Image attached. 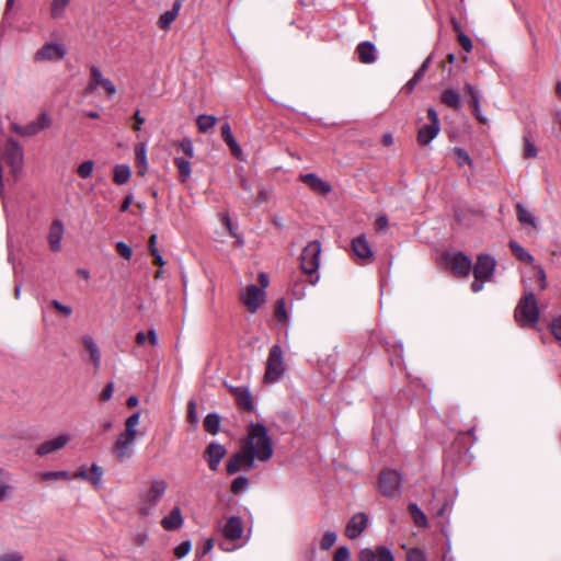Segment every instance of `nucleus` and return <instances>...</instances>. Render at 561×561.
Returning a JSON list of instances; mask_svg holds the SVG:
<instances>
[{
    "label": "nucleus",
    "instance_id": "37",
    "mask_svg": "<svg viewBox=\"0 0 561 561\" xmlns=\"http://www.w3.org/2000/svg\"><path fill=\"white\" fill-rule=\"evenodd\" d=\"M220 416L216 413L206 415L204 420L205 431L213 435L217 434L220 428Z\"/></svg>",
    "mask_w": 561,
    "mask_h": 561
},
{
    "label": "nucleus",
    "instance_id": "46",
    "mask_svg": "<svg viewBox=\"0 0 561 561\" xmlns=\"http://www.w3.org/2000/svg\"><path fill=\"white\" fill-rule=\"evenodd\" d=\"M94 169V162L92 160H87L82 162L78 168V174L82 179L90 178Z\"/></svg>",
    "mask_w": 561,
    "mask_h": 561
},
{
    "label": "nucleus",
    "instance_id": "28",
    "mask_svg": "<svg viewBox=\"0 0 561 561\" xmlns=\"http://www.w3.org/2000/svg\"><path fill=\"white\" fill-rule=\"evenodd\" d=\"M516 216L522 225H527L533 228H537V218L520 203L516 205Z\"/></svg>",
    "mask_w": 561,
    "mask_h": 561
},
{
    "label": "nucleus",
    "instance_id": "29",
    "mask_svg": "<svg viewBox=\"0 0 561 561\" xmlns=\"http://www.w3.org/2000/svg\"><path fill=\"white\" fill-rule=\"evenodd\" d=\"M510 249L512 251V253L522 262L524 263H527V264H533L534 265V256L524 248L522 247L518 242L516 241H511L510 242Z\"/></svg>",
    "mask_w": 561,
    "mask_h": 561
},
{
    "label": "nucleus",
    "instance_id": "47",
    "mask_svg": "<svg viewBox=\"0 0 561 561\" xmlns=\"http://www.w3.org/2000/svg\"><path fill=\"white\" fill-rule=\"evenodd\" d=\"M454 152H455V156H456V159H457V163H458L459 167H462L465 164H471V158H470V156L468 154L467 151H465L461 148L456 147L454 149Z\"/></svg>",
    "mask_w": 561,
    "mask_h": 561
},
{
    "label": "nucleus",
    "instance_id": "12",
    "mask_svg": "<svg viewBox=\"0 0 561 561\" xmlns=\"http://www.w3.org/2000/svg\"><path fill=\"white\" fill-rule=\"evenodd\" d=\"M90 71L91 79L85 89L87 93L94 92L98 87H102L108 93V95H114L116 93V87L114 83L110 79L103 77L101 70L96 66H92Z\"/></svg>",
    "mask_w": 561,
    "mask_h": 561
},
{
    "label": "nucleus",
    "instance_id": "27",
    "mask_svg": "<svg viewBox=\"0 0 561 561\" xmlns=\"http://www.w3.org/2000/svg\"><path fill=\"white\" fill-rule=\"evenodd\" d=\"M182 3L181 1H175L173 3V7L171 10L169 11H165L159 19L158 21V25L161 30H168L170 27V25L174 22V20L176 19L178 14H179V11H180V8H181Z\"/></svg>",
    "mask_w": 561,
    "mask_h": 561
},
{
    "label": "nucleus",
    "instance_id": "41",
    "mask_svg": "<svg viewBox=\"0 0 561 561\" xmlns=\"http://www.w3.org/2000/svg\"><path fill=\"white\" fill-rule=\"evenodd\" d=\"M431 64V59L426 58L419 70L414 73L413 78L408 82V87L413 89V87L423 78L424 73L427 71Z\"/></svg>",
    "mask_w": 561,
    "mask_h": 561
},
{
    "label": "nucleus",
    "instance_id": "44",
    "mask_svg": "<svg viewBox=\"0 0 561 561\" xmlns=\"http://www.w3.org/2000/svg\"><path fill=\"white\" fill-rule=\"evenodd\" d=\"M549 329L554 339L561 342V314L552 318Z\"/></svg>",
    "mask_w": 561,
    "mask_h": 561
},
{
    "label": "nucleus",
    "instance_id": "33",
    "mask_svg": "<svg viewBox=\"0 0 561 561\" xmlns=\"http://www.w3.org/2000/svg\"><path fill=\"white\" fill-rule=\"evenodd\" d=\"M409 513L413 519V523L417 526V527H426L427 526V517L426 515L423 513V511L415 504V503H411L409 504Z\"/></svg>",
    "mask_w": 561,
    "mask_h": 561
},
{
    "label": "nucleus",
    "instance_id": "14",
    "mask_svg": "<svg viewBox=\"0 0 561 561\" xmlns=\"http://www.w3.org/2000/svg\"><path fill=\"white\" fill-rule=\"evenodd\" d=\"M447 263L453 272L458 276L466 277L471 271L470 259L461 252L448 255Z\"/></svg>",
    "mask_w": 561,
    "mask_h": 561
},
{
    "label": "nucleus",
    "instance_id": "13",
    "mask_svg": "<svg viewBox=\"0 0 561 561\" xmlns=\"http://www.w3.org/2000/svg\"><path fill=\"white\" fill-rule=\"evenodd\" d=\"M242 467L247 469H252L254 467V461L252 460V457L249 456L243 446L241 447V450L232 455L228 460L227 472L229 474L237 473Z\"/></svg>",
    "mask_w": 561,
    "mask_h": 561
},
{
    "label": "nucleus",
    "instance_id": "57",
    "mask_svg": "<svg viewBox=\"0 0 561 561\" xmlns=\"http://www.w3.org/2000/svg\"><path fill=\"white\" fill-rule=\"evenodd\" d=\"M24 557L19 551H11L0 556V561H23Z\"/></svg>",
    "mask_w": 561,
    "mask_h": 561
},
{
    "label": "nucleus",
    "instance_id": "10",
    "mask_svg": "<svg viewBox=\"0 0 561 561\" xmlns=\"http://www.w3.org/2000/svg\"><path fill=\"white\" fill-rule=\"evenodd\" d=\"M67 55L65 45L60 43H46L34 56L36 61H59Z\"/></svg>",
    "mask_w": 561,
    "mask_h": 561
},
{
    "label": "nucleus",
    "instance_id": "52",
    "mask_svg": "<svg viewBox=\"0 0 561 561\" xmlns=\"http://www.w3.org/2000/svg\"><path fill=\"white\" fill-rule=\"evenodd\" d=\"M179 148L190 158L194 157V145L190 138H185L179 142Z\"/></svg>",
    "mask_w": 561,
    "mask_h": 561
},
{
    "label": "nucleus",
    "instance_id": "23",
    "mask_svg": "<svg viewBox=\"0 0 561 561\" xmlns=\"http://www.w3.org/2000/svg\"><path fill=\"white\" fill-rule=\"evenodd\" d=\"M231 392L240 408L248 411L253 410L252 394L248 388L232 387Z\"/></svg>",
    "mask_w": 561,
    "mask_h": 561
},
{
    "label": "nucleus",
    "instance_id": "5",
    "mask_svg": "<svg viewBox=\"0 0 561 561\" xmlns=\"http://www.w3.org/2000/svg\"><path fill=\"white\" fill-rule=\"evenodd\" d=\"M495 266L496 262L491 255H478L477 263L473 266L474 280L471 284V290L473 293L482 290L484 282L490 280L493 276Z\"/></svg>",
    "mask_w": 561,
    "mask_h": 561
},
{
    "label": "nucleus",
    "instance_id": "6",
    "mask_svg": "<svg viewBox=\"0 0 561 561\" xmlns=\"http://www.w3.org/2000/svg\"><path fill=\"white\" fill-rule=\"evenodd\" d=\"M285 374L284 354L279 345H273L268 352L264 381L267 383L277 382Z\"/></svg>",
    "mask_w": 561,
    "mask_h": 561
},
{
    "label": "nucleus",
    "instance_id": "35",
    "mask_svg": "<svg viewBox=\"0 0 561 561\" xmlns=\"http://www.w3.org/2000/svg\"><path fill=\"white\" fill-rule=\"evenodd\" d=\"M130 174L131 172L127 164H117L114 168V182L123 185L128 182Z\"/></svg>",
    "mask_w": 561,
    "mask_h": 561
},
{
    "label": "nucleus",
    "instance_id": "42",
    "mask_svg": "<svg viewBox=\"0 0 561 561\" xmlns=\"http://www.w3.org/2000/svg\"><path fill=\"white\" fill-rule=\"evenodd\" d=\"M336 538H337V536L334 531H331V530L325 531L320 541V549L324 550V551L329 550L331 547L334 546Z\"/></svg>",
    "mask_w": 561,
    "mask_h": 561
},
{
    "label": "nucleus",
    "instance_id": "43",
    "mask_svg": "<svg viewBox=\"0 0 561 561\" xmlns=\"http://www.w3.org/2000/svg\"><path fill=\"white\" fill-rule=\"evenodd\" d=\"M249 480L245 477H238L232 481L231 492L233 494H239L248 489Z\"/></svg>",
    "mask_w": 561,
    "mask_h": 561
},
{
    "label": "nucleus",
    "instance_id": "16",
    "mask_svg": "<svg viewBox=\"0 0 561 561\" xmlns=\"http://www.w3.org/2000/svg\"><path fill=\"white\" fill-rule=\"evenodd\" d=\"M368 516L365 513L355 514L347 523L345 535L350 539L357 538L367 527Z\"/></svg>",
    "mask_w": 561,
    "mask_h": 561
},
{
    "label": "nucleus",
    "instance_id": "59",
    "mask_svg": "<svg viewBox=\"0 0 561 561\" xmlns=\"http://www.w3.org/2000/svg\"><path fill=\"white\" fill-rule=\"evenodd\" d=\"M359 561H376V552L369 548L360 550L358 554Z\"/></svg>",
    "mask_w": 561,
    "mask_h": 561
},
{
    "label": "nucleus",
    "instance_id": "17",
    "mask_svg": "<svg viewBox=\"0 0 561 561\" xmlns=\"http://www.w3.org/2000/svg\"><path fill=\"white\" fill-rule=\"evenodd\" d=\"M226 455V448L218 443H210L205 451L206 461L210 470L216 471L219 467L221 459Z\"/></svg>",
    "mask_w": 561,
    "mask_h": 561
},
{
    "label": "nucleus",
    "instance_id": "11",
    "mask_svg": "<svg viewBox=\"0 0 561 561\" xmlns=\"http://www.w3.org/2000/svg\"><path fill=\"white\" fill-rule=\"evenodd\" d=\"M240 298L245 308L254 313L264 301L265 291L263 288H259L255 285H249L244 291H242Z\"/></svg>",
    "mask_w": 561,
    "mask_h": 561
},
{
    "label": "nucleus",
    "instance_id": "32",
    "mask_svg": "<svg viewBox=\"0 0 561 561\" xmlns=\"http://www.w3.org/2000/svg\"><path fill=\"white\" fill-rule=\"evenodd\" d=\"M135 159L137 167L139 168V174L144 175L147 171V147L145 144L137 145L135 148Z\"/></svg>",
    "mask_w": 561,
    "mask_h": 561
},
{
    "label": "nucleus",
    "instance_id": "22",
    "mask_svg": "<svg viewBox=\"0 0 561 561\" xmlns=\"http://www.w3.org/2000/svg\"><path fill=\"white\" fill-rule=\"evenodd\" d=\"M358 59L363 64H373L376 61V47L371 42H362L356 47Z\"/></svg>",
    "mask_w": 561,
    "mask_h": 561
},
{
    "label": "nucleus",
    "instance_id": "3",
    "mask_svg": "<svg viewBox=\"0 0 561 561\" xmlns=\"http://www.w3.org/2000/svg\"><path fill=\"white\" fill-rule=\"evenodd\" d=\"M539 307L533 291H525L518 301L514 317L523 328H536L539 322Z\"/></svg>",
    "mask_w": 561,
    "mask_h": 561
},
{
    "label": "nucleus",
    "instance_id": "51",
    "mask_svg": "<svg viewBox=\"0 0 561 561\" xmlns=\"http://www.w3.org/2000/svg\"><path fill=\"white\" fill-rule=\"evenodd\" d=\"M191 548H192L191 541H188V540L183 541L178 547H175L174 554L176 556V558L181 559V558L185 557L191 551Z\"/></svg>",
    "mask_w": 561,
    "mask_h": 561
},
{
    "label": "nucleus",
    "instance_id": "48",
    "mask_svg": "<svg viewBox=\"0 0 561 561\" xmlns=\"http://www.w3.org/2000/svg\"><path fill=\"white\" fill-rule=\"evenodd\" d=\"M376 560L377 561H394V558L388 548L380 546L376 550Z\"/></svg>",
    "mask_w": 561,
    "mask_h": 561
},
{
    "label": "nucleus",
    "instance_id": "31",
    "mask_svg": "<svg viewBox=\"0 0 561 561\" xmlns=\"http://www.w3.org/2000/svg\"><path fill=\"white\" fill-rule=\"evenodd\" d=\"M440 100L449 107L458 110L461 107L460 94L454 89H447L442 93Z\"/></svg>",
    "mask_w": 561,
    "mask_h": 561
},
{
    "label": "nucleus",
    "instance_id": "49",
    "mask_svg": "<svg viewBox=\"0 0 561 561\" xmlns=\"http://www.w3.org/2000/svg\"><path fill=\"white\" fill-rule=\"evenodd\" d=\"M533 270L538 275L540 290H545L547 288V276H546V272H545L543 267L541 265L534 264Z\"/></svg>",
    "mask_w": 561,
    "mask_h": 561
},
{
    "label": "nucleus",
    "instance_id": "53",
    "mask_svg": "<svg viewBox=\"0 0 561 561\" xmlns=\"http://www.w3.org/2000/svg\"><path fill=\"white\" fill-rule=\"evenodd\" d=\"M470 104L472 106L473 114L477 117V119H479L481 123L486 124L488 118L484 117L480 111V99L474 96L473 100L470 101Z\"/></svg>",
    "mask_w": 561,
    "mask_h": 561
},
{
    "label": "nucleus",
    "instance_id": "15",
    "mask_svg": "<svg viewBox=\"0 0 561 561\" xmlns=\"http://www.w3.org/2000/svg\"><path fill=\"white\" fill-rule=\"evenodd\" d=\"M71 439L69 434H60L51 439L43 442L36 449V454L41 457L62 449Z\"/></svg>",
    "mask_w": 561,
    "mask_h": 561
},
{
    "label": "nucleus",
    "instance_id": "30",
    "mask_svg": "<svg viewBox=\"0 0 561 561\" xmlns=\"http://www.w3.org/2000/svg\"><path fill=\"white\" fill-rule=\"evenodd\" d=\"M174 164L178 169L180 181L186 182L192 174L191 162L187 159L175 157Z\"/></svg>",
    "mask_w": 561,
    "mask_h": 561
},
{
    "label": "nucleus",
    "instance_id": "60",
    "mask_svg": "<svg viewBox=\"0 0 561 561\" xmlns=\"http://www.w3.org/2000/svg\"><path fill=\"white\" fill-rule=\"evenodd\" d=\"M51 305L53 307L59 311L60 313H62L64 316H70L72 313V308L69 307V306H66L64 304H61L60 301L58 300H53L51 301Z\"/></svg>",
    "mask_w": 561,
    "mask_h": 561
},
{
    "label": "nucleus",
    "instance_id": "24",
    "mask_svg": "<svg viewBox=\"0 0 561 561\" xmlns=\"http://www.w3.org/2000/svg\"><path fill=\"white\" fill-rule=\"evenodd\" d=\"M81 341L85 350L89 352L94 369L98 370L101 366V352L98 344L91 335H83Z\"/></svg>",
    "mask_w": 561,
    "mask_h": 561
},
{
    "label": "nucleus",
    "instance_id": "25",
    "mask_svg": "<svg viewBox=\"0 0 561 561\" xmlns=\"http://www.w3.org/2000/svg\"><path fill=\"white\" fill-rule=\"evenodd\" d=\"M161 525L165 530H175L183 525V517L181 510L174 507L170 514L161 520Z\"/></svg>",
    "mask_w": 561,
    "mask_h": 561
},
{
    "label": "nucleus",
    "instance_id": "38",
    "mask_svg": "<svg viewBox=\"0 0 561 561\" xmlns=\"http://www.w3.org/2000/svg\"><path fill=\"white\" fill-rule=\"evenodd\" d=\"M103 469L98 463H92L88 481L95 488L99 489L102 484Z\"/></svg>",
    "mask_w": 561,
    "mask_h": 561
},
{
    "label": "nucleus",
    "instance_id": "4",
    "mask_svg": "<svg viewBox=\"0 0 561 561\" xmlns=\"http://www.w3.org/2000/svg\"><path fill=\"white\" fill-rule=\"evenodd\" d=\"M321 243L318 240L310 241L301 252L300 267L310 276L309 283L316 285L319 280L317 274L320 265Z\"/></svg>",
    "mask_w": 561,
    "mask_h": 561
},
{
    "label": "nucleus",
    "instance_id": "8",
    "mask_svg": "<svg viewBox=\"0 0 561 561\" xmlns=\"http://www.w3.org/2000/svg\"><path fill=\"white\" fill-rule=\"evenodd\" d=\"M401 474L391 469L383 470L379 477V490L387 497H394L399 494Z\"/></svg>",
    "mask_w": 561,
    "mask_h": 561
},
{
    "label": "nucleus",
    "instance_id": "61",
    "mask_svg": "<svg viewBox=\"0 0 561 561\" xmlns=\"http://www.w3.org/2000/svg\"><path fill=\"white\" fill-rule=\"evenodd\" d=\"M37 127L41 130L47 128L50 125V118L46 113H42L36 121Z\"/></svg>",
    "mask_w": 561,
    "mask_h": 561
},
{
    "label": "nucleus",
    "instance_id": "20",
    "mask_svg": "<svg viewBox=\"0 0 561 561\" xmlns=\"http://www.w3.org/2000/svg\"><path fill=\"white\" fill-rule=\"evenodd\" d=\"M65 232L64 224L60 220H54L48 233V243L53 252H58L61 249V240Z\"/></svg>",
    "mask_w": 561,
    "mask_h": 561
},
{
    "label": "nucleus",
    "instance_id": "34",
    "mask_svg": "<svg viewBox=\"0 0 561 561\" xmlns=\"http://www.w3.org/2000/svg\"><path fill=\"white\" fill-rule=\"evenodd\" d=\"M9 476L8 471L0 469V502L9 499L13 491V486L7 482Z\"/></svg>",
    "mask_w": 561,
    "mask_h": 561
},
{
    "label": "nucleus",
    "instance_id": "21",
    "mask_svg": "<svg viewBox=\"0 0 561 561\" xmlns=\"http://www.w3.org/2000/svg\"><path fill=\"white\" fill-rule=\"evenodd\" d=\"M352 250L354 255L362 261H367L373 257L371 248L365 236H359L352 241Z\"/></svg>",
    "mask_w": 561,
    "mask_h": 561
},
{
    "label": "nucleus",
    "instance_id": "7",
    "mask_svg": "<svg viewBox=\"0 0 561 561\" xmlns=\"http://www.w3.org/2000/svg\"><path fill=\"white\" fill-rule=\"evenodd\" d=\"M168 489L164 479L152 480L149 489L142 494L141 506L139 508L141 515H149L153 506L158 504Z\"/></svg>",
    "mask_w": 561,
    "mask_h": 561
},
{
    "label": "nucleus",
    "instance_id": "2",
    "mask_svg": "<svg viewBox=\"0 0 561 561\" xmlns=\"http://www.w3.org/2000/svg\"><path fill=\"white\" fill-rule=\"evenodd\" d=\"M139 421V412H135L128 416L125 421L124 432L114 442L112 446V455L118 461H124L133 456V446L136 442Z\"/></svg>",
    "mask_w": 561,
    "mask_h": 561
},
{
    "label": "nucleus",
    "instance_id": "50",
    "mask_svg": "<svg viewBox=\"0 0 561 561\" xmlns=\"http://www.w3.org/2000/svg\"><path fill=\"white\" fill-rule=\"evenodd\" d=\"M115 247H116L117 253L122 257H124L126 260H129L131 257L133 250H131V248L127 243H125L123 241H118Z\"/></svg>",
    "mask_w": 561,
    "mask_h": 561
},
{
    "label": "nucleus",
    "instance_id": "19",
    "mask_svg": "<svg viewBox=\"0 0 561 561\" xmlns=\"http://www.w3.org/2000/svg\"><path fill=\"white\" fill-rule=\"evenodd\" d=\"M300 181L308 185L312 191L321 193L323 195L329 194L332 191L331 185L328 182L321 180L314 173L300 174Z\"/></svg>",
    "mask_w": 561,
    "mask_h": 561
},
{
    "label": "nucleus",
    "instance_id": "63",
    "mask_svg": "<svg viewBox=\"0 0 561 561\" xmlns=\"http://www.w3.org/2000/svg\"><path fill=\"white\" fill-rule=\"evenodd\" d=\"M37 133H39V129L35 122H31L26 126L23 127V136H33Z\"/></svg>",
    "mask_w": 561,
    "mask_h": 561
},
{
    "label": "nucleus",
    "instance_id": "56",
    "mask_svg": "<svg viewBox=\"0 0 561 561\" xmlns=\"http://www.w3.org/2000/svg\"><path fill=\"white\" fill-rule=\"evenodd\" d=\"M187 420L190 423L192 424H196L198 422V417H197V411H196V403L195 401L191 400L188 402V407H187Z\"/></svg>",
    "mask_w": 561,
    "mask_h": 561
},
{
    "label": "nucleus",
    "instance_id": "40",
    "mask_svg": "<svg viewBox=\"0 0 561 561\" xmlns=\"http://www.w3.org/2000/svg\"><path fill=\"white\" fill-rule=\"evenodd\" d=\"M39 478L45 481H53V480H69L71 476L68 471L61 470V471H46L42 472L39 474Z\"/></svg>",
    "mask_w": 561,
    "mask_h": 561
},
{
    "label": "nucleus",
    "instance_id": "26",
    "mask_svg": "<svg viewBox=\"0 0 561 561\" xmlns=\"http://www.w3.org/2000/svg\"><path fill=\"white\" fill-rule=\"evenodd\" d=\"M439 133V126L436 124L424 125L417 133V140L422 146L428 145Z\"/></svg>",
    "mask_w": 561,
    "mask_h": 561
},
{
    "label": "nucleus",
    "instance_id": "1",
    "mask_svg": "<svg viewBox=\"0 0 561 561\" xmlns=\"http://www.w3.org/2000/svg\"><path fill=\"white\" fill-rule=\"evenodd\" d=\"M252 460L265 462L270 460L274 453L273 442L268 435L267 428L262 423H251L248 426L247 437L242 443Z\"/></svg>",
    "mask_w": 561,
    "mask_h": 561
},
{
    "label": "nucleus",
    "instance_id": "64",
    "mask_svg": "<svg viewBox=\"0 0 561 561\" xmlns=\"http://www.w3.org/2000/svg\"><path fill=\"white\" fill-rule=\"evenodd\" d=\"M221 137L225 140V142L232 140V138H234L231 131V127L228 123L221 126Z\"/></svg>",
    "mask_w": 561,
    "mask_h": 561
},
{
    "label": "nucleus",
    "instance_id": "18",
    "mask_svg": "<svg viewBox=\"0 0 561 561\" xmlns=\"http://www.w3.org/2000/svg\"><path fill=\"white\" fill-rule=\"evenodd\" d=\"M222 535L228 540H237L242 537L243 524L240 517L231 516L222 526Z\"/></svg>",
    "mask_w": 561,
    "mask_h": 561
},
{
    "label": "nucleus",
    "instance_id": "55",
    "mask_svg": "<svg viewBox=\"0 0 561 561\" xmlns=\"http://www.w3.org/2000/svg\"><path fill=\"white\" fill-rule=\"evenodd\" d=\"M351 553L348 548L339 547L334 553L333 561H350Z\"/></svg>",
    "mask_w": 561,
    "mask_h": 561
},
{
    "label": "nucleus",
    "instance_id": "9",
    "mask_svg": "<svg viewBox=\"0 0 561 561\" xmlns=\"http://www.w3.org/2000/svg\"><path fill=\"white\" fill-rule=\"evenodd\" d=\"M4 159L10 167L11 173L16 176L23 165V149L14 139H9L7 141Z\"/></svg>",
    "mask_w": 561,
    "mask_h": 561
},
{
    "label": "nucleus",
    "instance_id": "54",
    "mask_svg": "<svg viewBox=\"0 0 561 561\" xmlns=\"http://www.w3.org/2000/svg\"><path fill=\"white\" fill-rule=\"evenodd\" d=\"M408 561H427L423 550L413 548L408 552Z\"/></svg>",
    "mask_w": 561,
    "mask_h": 561
},
{
    "label": "nucleus",
    "instance_id": "45",
    "mask_svg": "<svg viewBox=\"0 0 561 561\" xmlns=\"http://www.w3.org/2000/svg\"><path fill=\"white\" fill-rule=\"evenodd\" d=\"M537 153L538 151L534 142L529 139L528 136H524V158H535L537 157Z\"/></svg>",
    "mask_w": 561,
    "mask_h": 561
},
{
    "label": "nucleus",
    "instance_id": "36",
    "mask_svg": "<svg viewBox=\"0 0 561 561\" xmlns=\"http://www.w3.org/2000/svg\"><path fill=\"white\" fill-rule=\"evenodd\" d=\"M217 123V118L214 115L202 114L196 118V125L201 133H207Z\"/></svg>",
    "mask_w": 561,
    "mask_h": 561
},
{
    "label": "nucleus",
    "instance_id": "62",
    "mask_svg": "<svg viewBox=\"0 0 561 561\" xmlns=\"http://www.w3.org/2000/svg\"><path fill=\"white\" fill-rule=\"evenodd\" d=\"M113 392H114V383L113 382H108L105 388L103 389L101 396H100V399L102 401H107L112 398L113 396Z\"/></svg>",
    "mask_w": 561,
    "mask_h": 561
},
{
    "label": "nucleus",
    "instance_id": "39",
    "mask_svg": "<svg viewBox=\"0 0 561 561\" xmlns=\"http://www.w3.org/2000/svg\"><path fill=\"white\" fill-rule=\"evenodd\" d=\"M70 0H54L50 5V15L54 19H59L64 15L66 8Z\"/></svg>",
    "mask_w": 561,
    "mask_h": 561
},
{
    "label": "nucleus",
    "instance_id": "58",
    "mask_svg": "<svg viewBox=\"0 0 561 561\" xmlns=\"http://www.w3.org/2000/svg\"><path fill=\"white\" fill-rule=\"evenodd\" d=\"M458 42L463 50H466L467 53L471 51L472 42L468 35H466L465 33H460L458 35Z\"/></svg>",
    "mask_w": 561,
    "mask_h": 561
}]
</instances>
